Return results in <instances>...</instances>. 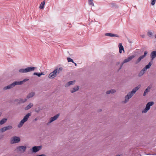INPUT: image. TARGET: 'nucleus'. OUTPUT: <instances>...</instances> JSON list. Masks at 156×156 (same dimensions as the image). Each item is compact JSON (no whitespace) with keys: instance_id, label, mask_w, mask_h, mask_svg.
<instances>
[{"instance_id":"obj_40","label":"nucleus","mask_w":156,"mask_h":156,"mask_svg":"<svg viewBox=\"0 0 156 156\" xmlns=\"http://www.w3.org/2000/svg\"><path fill=\"white\" fill-rule=\"evenodd\" d=\"M155 37L156 38V34L155 35Z\"/></svg>"},{"instance_id":"obj_2","label":"nucleus","mask_w":156,"mask_h":156,"mask_svg":"<svg viewBox=\"0 0 156 156\" xmlns=\"http://www.w3.org/2000/svg\"><path fill=\"white\" fill-rule=\"evenodd\" d=\"M62 70V68L61 67L55 69L49 75L48 77L49 78H54L56 76L57 73L58 74L60 73Z\"/></svg>"},{"instance_id":"obj_25","label":"nucleus","mask_w":156,"mask_h":156,"mask_svg":"<svg viewBox=\"0 0 156 156\" xmlns=\"http://www.w3.org/2000/svg\"><path fill=\"white\" fill-rule=\"evenodd\" d=\"M115 91H116L115 90H109L107 91L106 92V94H109L111 93L112 94L115 92Z\"/></svg>"},{"instance_id":"obj_37","label":"nucleus","mask_w":156,"mask_h":156,"mask_svg":"<svg viewBox=\"0 0 156 156\" xmlns=\"http://www.w3.org/2000/svg\"><path fill=\"white\" fill-rule=\"evenodd\" d=\"M74 64L76 66H77V64H76V63H75V62H74Z\"/></svg>"},{"instance_id":"obj_14","label":"nucleus","mask_w":156,"mask_h":156,"mask_svg":"<svg viewBox=\"0 0 156 156\" xmlns=\"http://www.w3.org/2000/svg\"><path fill=\"white\" fill-rule=\"evenodd\" d=\"M105 35L107 36L119 37L117 34H115L111 33H107L105 34Z\"/></svg>"},{"instance_id":"obj_11","label":"nucleus","mask_w":156,"mask_h":156,"mask_svg":"<svg viewBox=\"0 0 156 156\" xmlns=\"http://www.w3.org/2000/svg\"><path fill=\"white\" fill-rule=\"evenodd\" d=\"M135 57V56L133 55H132L131 56H130L128 58L124 60L123 61V63L121 66V67L122 66L123 63H126L129 62V61L131 60L133 58Z\"/></svg>"},{"instance_id":"obj_29","label":"nucleus","mask_w":156,"mask_h":156,"mask_svg":"<svg viewBox=\"0 0 156 156\" xmlns=\"http://www.w3.org/2000/svg\"><path fill=\"white\" fill-rule=\"evenodd\" d=\"M88 3L90 5L94 6V4L93 2V0H88Z\"/></svg>"},{"instance_id":"obj_23","label":"nucleus","mask_w":156,"mask_h":156,"mask_svg":"<svg viewBox=\"0 0 156 156\" xmlns=\"http://www.w3.org/2000/svg\"><path fill=\"white\" fill-rule=\"evenodd\" d=\"M33 106V104L32 103H30L25 108V110H27L31 108Z\"/></svg>"},{"instance_id":"obj_38","label":"nucleus","mask_w":156,"mask_h":156,"mask_svg":"<svg viewBox=\"0 0 156 156\" xmlns=\"http://www.w3.org/2000/svg\"><path fill=\"white\" fill-rule=\"evenodd\" d=\"M37 118H36V119H34V120H35V121H37Z\"/></svg>"},{"instance_id":"obj_1","label":"nucleus","mask_w":156,"mask_h":156,"mask_svg":"<svg viewBox=\"0 0 156 156\" xmlns=\"http://www.w3.org/2000/svg\"><path fill=\"white\" fill-rule=\"evenodd\" d=\"M140 87V85L135 87L125 97V101H124V103H126L127 102L129 101V99L132 97L133 94L136 93V91H137Z\"/></svg>"},{"instance_id":"obj_10","label":"nucleus","mask_w":156,"mask_h":156,"mask_svg":"<svg viewBox=\"0 0 156 156\" xmlns=\"http://www.w3.org/2000/svg\"><path fill=\"white\" fill-rule=\"evenodd\" d=\"M41 148V146H34L32 148V151L34 152L38 151Z\"/></svg>"},{"instance_id":"obj_20","label":"nucleus","mask_w":156,"mask_h":156,"mask_svg":"<svg viewBox=\"0 0 156 156\" xmlns=\"http://www.w3.org/2000/svg\"><path fill=\"white\" fill-rule=\"evenodd\" d=\"M27 100V99H25L24 100H23L22 99H20L19 100H15L16 101H19L18 102V103H24Z\"/></svg>"},{"instance_id":"obj_30","label":"nucleus","mask_w":156,"mask_h":156,"mask_svg":"<svg viewBox=\"0 0 156 156\" xmlns=\"http://www.w3.org/2000/svg\"><path fill=\"white\" fill-rule=\"evenodd\" d=\"M67 60L68 62H72L73 63H74V62L73 60L72 59H71L70 58H69V57L67 58Z\"/></svg>"},{"instance_id":"obj_27","label":"nucleus","mask_w":156,"mask_h":156,"mask_svg":"<svg viewBox=\"0 0 156 156\" xmlns=\"http://www.w3.org/2000/svg\"><path fill=\"white\" fill-rule=\"evenodd\" d=\"M34 75H36L37 76H38L40 77L41 75H44L43 73H34Z\"/></svg>"},{"instance_id":"obj_16","label":"nucleus","mask_w":156,"mask_h":156,"mask_svg":"<svg viewBox=\"0 0 156 156\" xmlns=\"http://www.w3.org/2000/svg\"><path fill=\"white\" fill-rule=\"evenodd\" d=\"M79 87L78 86H77L74 88H73L71 90V92L72 93H73L74 92H76V91L78 90L79 89Z\"/></svg>"},{"instance_id":"obj_22","label":"nucleus","mask_w":156,"mask_h":156,"mask_svg":"<svg viewBox=\"0 0 156 156\" xmlns=\"http://www.w3.org/2000/svg\"><path fill=\"white\" fill-rule=\"evenodd\" d=\"M150 89V87H148L145 90L144 93V96H145L146 95V94H147L149 92V90Z\"/></svg>"},{"instance_id":"obj_19","label":"nucleus","mask_w":156,"mask_h":156,"mask_svg":"<svg viewBox=\"0 0 156 156\" xmlns=\"http://www.w3.org/2000/svg\"><path fill=\"white\" fill-rule=\"evenodd\" d=\"M28 80V79H25L23 80V81H21L20 82H17L18 85H21L23 84L24 82L27 81Z\"/></svg>"},{"instance_id":"obj_3","label":"nucleus","mask_w":156,"mask_h":156,"mask_svg":"<svg viewBox=\"0 0 156 156\" xmlns=\"http://www.w3.org/2000/svg\"><path fill=\"white\" fill-rule=\"evenodd\" d=\"M31 115V114L30 113L27 114L24 117L23 119L20 121L19 124L18 125V127L19 128L21 127L23 124L27 120L28 118H29L30 116Z\"/></svg>"},{"instance_id":"obj_5","label":"nucleus","mask_w":156,"mask_h":156,"mask_svg":"<svg viewBox=\"0 0 156 156\" xmlns=\"http://www.w3.org/2000/svg\"><path fill=\"white\" fill-rule=\"evenodd\" d=\"M35 69V67H30L26 69H22L19 70V71L20 73H26L34 71Z\"/></svg>"},{"instance_id":"obj_24","label":"nucleus","mask_w":156,"mask_h":156,"mask_svg":"<svg viewBox=\"0 0 156 156\" xmlns=\"http://www.w3.org/2000/svg\"><path fill=\"white\" fill-rule=\"evenodd\" d=\"M35 94L34 92H32L29 94L27 96V98H29L33 97L34 95Z\"/></svg>"},{"instance_id":"obj_7","label":"nucleus","mask_w":156,"mask_h":156,"mask_svg":"<svg viewBox=\"0 0 156 156\" xmlns=\"http://www.w3.org/2000/svg\"><path fill=\"white\" fill-rule=\"evenodd\" d=\"M20 141V139L19 137L14 136L11 138L10 142L11 144H14L18 143Z\"/></svg>"},{"instance_id":"obj_39","label":"nucleus","mask_w":156,"mask_h":156,"mask_svg":"<svg viewBox=\"0 0 156 156\" xmlns=\"http://www.w3.org/2000/svg\"><path fill=\"white\" fill-rule=\"evenodd\" d=\"M116 156H121L120 155L118 154Z\"/></svg>"},{"instance_id":"obj_35","label":"nucleus","mask_w":156,"mask_h":156,"mask_svg":"<svg viewBox=\"0 0 156 156\" xmlns=\"http://www.w3.org/2000/svg\"><path fill=\"white\" fill-rule=\"evenodd\" d=\"M4 137L3 135H0V139H2Z\"/></svg>"},{"instance_id":"obj_4","label":"nucleus","mask_w":156,"mask_h":156,"mask_svg":"<svg viewBox=\"0 0 156 156\" xmlns=\"http://www.w3.org/2000/svg\"><path fill=\"white\" fill-rule=\"evenodd\" d=\"M152 63V62H149L148 64L146 65L140 72L139 74V76H142L144 73L147 69L150 68Z\"/></svg>"},{"instance_id":"obj_42","label":"nucleus","mask_w":156,"mask_h":156,"mask_svg":"<svg viewBox=\"0 0 156 156\" xmlns=\"http://www.w3.org/2000/svg\"><path fill=\"white\" fill-rule=\"evenodd\" d=\"M1 115V113H0V116Z\"/></svg>"},{"instance_id":"obj_6","label":"nucleus","mask_w":156,"mask_h":156,"mask_svg":"<svg viewBox=\"0 0 156 156\" xmlns=\"http://www.w3.org/2000/svg\"><path fill=\"white\" fill-rule=\"evenodd\" d=\"M154 104V102H153L151 101L148 102L146 105V107L142 111V112L145 113L147 112L150 109V106H152Z\"/></svg>"},{"instance_id":"obj_18","label":"nucleus","mask_w":156,"mask_h":156,"mask_svg":"<svg viewBox=\"0 0 156 156\" xmlns=\"http://www.w3.org/2000/svg\"><path fill=\"white\" fill-rule=\"evenodd\" d=\"M144 56H143L142 55L140 56L138 59L135 62L136 64H137L138 63H139L140 61L144 58Z\"/></svg>"},{"instance_id":"obj_33","label":"nucleus","mask_w":156,"mask_h":156,"mask_svg":"<svg viewBox=\"0 0 156 156\" xmlns=\"http://www.w3.org/2000/svg\"><path fill=\"white\" fill-rule=\"evenodd\" d=\"M152 33L151 32H148V35L149 37H151L152 35Z\"/></svg>"},{"instance_id":"obj_31","label":"nucleus","mask_w":156,"mask_h":156,"mask_svg":"<svg viewBox=\"0 0 156 156\" xmlns=\"http://www.w3.org/2000/svg\"><path fill=\"white\" fill-rule=\"evenodd\" d=\"M6 131L5 127H3L0 129V132L3 133Z\"/></svg>"},{"instance_id":"obj_32","label":"nucleus","mask_w":156,"mask_h":156,"mask_svg":"<svg viewBox=\"0 0 156 156\" xmlns=\"http://www.w3.org/2000/svg\"><path fill=\"white\" fill-rule=\"evenodd\" d=\"M156 0H152L151 2V5H154L155 3Z\"/></svg>"},{"instance_id":"obj_12","label":"nucleus","mask_w":156,"mask_h":156,"mask_svg":"<svg viewBox=\"0 0 156 156\" xmlns=\"http://www.w3.org/2000/svg\"><path fill=\"white\" fill-rule=\"evenodd\" d=\"M26 148V147L25 146H20L19 147H18L17 149V150L19 151H22L23 152L24 151Z\"/></svg>"},{"instance_id":"obj_34","label":"nucleus","mask_w":156,"mask_h":156,"mask_svg":"<svg viewBox=\"0 0 156 156\" xmlns=\"http://www.w3.org/2000/svg\"><path fill=\"white\" fill-rule=\"evenodd\" d=\"M147 54V52L146 51H144V55L142 56H144V58L146 55Z\"/></svg>"},{"instance_id":"obj_13","label":"nucleus","mask_w":156,"mask_h":156,"mask_svg":"<svg viewBox=\"0 0 156 156\" xmlns=\"http://www.w3.org/2000/svg\"><path fill=\"white\" fill-rule=\"evenodd\" d=\"M151 57L152 60H153L156 57V51H153L151 53Z\"/></svg>"},{"instance_id":"obj_26","label":"nucleus","mask_w":156,"mask_h":156,"mask_svg":"<svg viewBox=\"0 0 156 156\" xmlns=\"http://www.w3.org/2000/svg\"><path fill=\"white\" fill-rule=\"evenodd\" d=\"M7 119H2L0 121V124L2 125L4 124L5 122H6Z\"/></svg>"},{"instance_id":"obj_36","label":"nucleus","mask_w":156,"mask_h":156,"mask_svg":"<svg viewBox=\"0 0 156 156\" xmlns=\"http://www.w3.org/2000/svg\"><path fill=\"white\" fill-rule=\"evenodd\" d=\"M37 156H45V155L44 154H42L39 155Z\"/></svg>"},{"instance_id":"obj_28","label":"nucleus","mask_w":156,"mask_h":156,"mask_svg":"<svg viewBox=\"0 0 156 156\" xmlns=\"http://www.w3.org/2000/svg\"><path fill=\"white\" fill-rule=\"evenodd\" d=\"M6 131L12 128V126H9L5 127Z\"/></svg>"},{"instance_id":"obj_15","label":"nucleus","mask_w":156,"mask_h":156,"mask_svg":"<svg viewBox=\"0 0 156 156\" xmlns=\"http://www.w3.org/2000/svg\"><path fill=\"white\" fill-rule=\"evenodd\" d=\"M119 52L120 53H122V51H124V48L121 43H119Z\"/></svg>"},{"instance_id":"obj_17","label":"nucleus","mask_w":156,"mask_h":156,"mask_svg":"<svg viewBox=\"0 0 156 156\" xmlns=\"http://www.w3.org/2000/svg\"><path fill=\"white\" fill-rule=\"evenodd\" d=\"M45 3V0H44L43 2H42L39 6V8L41 9H44V5Z\"/></svg>"},{"instance_id":"obj_9","label":"nucleus","mask_w":156,"mask_h":156,"mask_svg":"<svg viewBox=\"0 0 156 156\" xmlns=\"http://www.w3.org/2000/svg\"><path fill=\"white\" fill-rule=\"evenodd\" d=\"M59 114H57L56 115H55V116L51 117L50 119V121H49V122H48V123H50L52 122H53V121L56 120L59 117Z\"/></svg>"},{"instance_id":"obj_21","label":"nucleus","mask_w":156,"mask_h":156,"mask_svg":"<svg viewBox=\"0 0 156 156\" xmlns=\"http://www.w3.org/2000/svg\"><path fill=\"white\" fill-rule=\"evenodd\" d=\"M75 81H72L69 82L68 83L65 85L66 87H68L70 85L73 84L75 82Z\"/></svg>"},{"instance_id":"obj_41","label":"nucleus","mask_w":156,"mask_h":156,"mask_svg":"<svg viewBox=\"0 0 156 156\" xmlns=\"http://www.w3.org/2000/svg\"><path fill=\"white\" fill-rule=\"evenodd\" d=\"M144 35H143V36H142V37H144Z\"/></svg>"},{"instance_id":"obj_8","label":"nucleus","mask_w":156,"mask_h":156,"mask_svg":"<svg viewBox=\"0 0 156 156\" xmlns=\"http://www.w3.org/2000/svg\"><path fill=\"white\" fill-rule=\"evenodd\" d=\"M18 85L17 83V82H15L13 83H12L9 85L8 86L5 87L4 88V89L5 90H6L8 89H10L11 88H12L13 87H14L15 85Z\"/></svg>"}]
</instances>
